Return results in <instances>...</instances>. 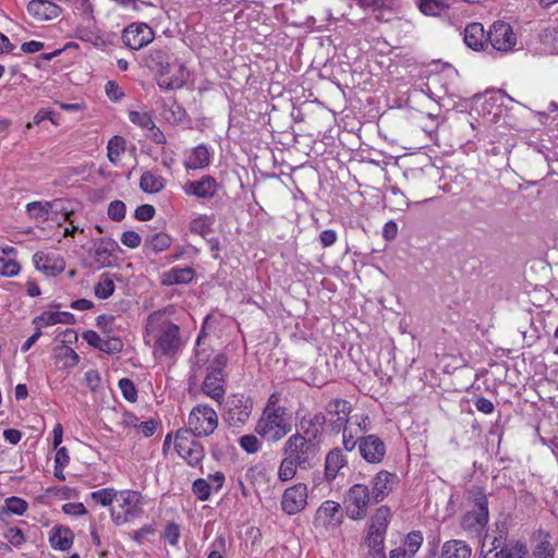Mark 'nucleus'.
<instances>
[{"mask_svg": "<svg viewBox=\"0 0 558 558\" xmlns=\"http://www.w3.org/2000/svg\"><path fill=\"white\" fill-rule=\"evenodd\" d=\"M156 209L153 205L144 204L135 209L134 217L140 221H148L154 218Z\"/></svg>", "mask_w": 558, "mask_h": 558, "instance_id": "bf43d9fd", "label": "nucleus"}, {"mask_svg": "<svg viewBox=\"0 0 558 558\" xmlns=\"http://www.w3.org/2000/svg\"><path fill=\"white\" fill-rule=\"evenodd\" d=\"M106 95L112 101H119L123 98L124 93L114 81H108L105 85Z\"/></svg>", "mask_w": 558, "mask_h": 558, "instance_id": "e2e57ef3", "label": "nucleus"}, {"mask_svg": "<svg viewBox=\"0 0 558 558\" xmlns=\"http://www.w3.org/2000/svg\"><path fill=\"white\" fill-rule=\"evenodd\" d=\"M73 538L72 531L69 527L60 525L53 527L49 542L52 548L65 551L72 547Z\"/></svg>", "mask_w": 558, "mask_h": 558, "instance_id": "c756f323", "label": "nucleus"}, {"mask_svg": "<svg viewBox=\"0 0 558 558\" xmlns=\"http://www.w3.org/2000/svg\"><path fill=\"white\" fill-rule=\"evenodd\" d=\"M292 430V417L288 409L264 410L255 432L268 442H278Z\"/></svg>", "mask_w": 558, "mask_h": 558, "instance_id": "f03ea898", "label": "nucleus"}, {"mask_svg": "<svg viewBox=\"0 0 558 558\" xmlns=\"http://www.w3.org/2000/svg\"><path fill=\"white\" fill-rule=\"evenodd\" d=\"M368 547V553L365 558H386L385 553V543H380L378 545L366 544Z\"/></svg>", "mask_w": 558, "mask_h": 558, "instance_id": "774afa93", "label": "nucleus"}, {"mask_svg": "<svg viewBox=\"0 0 558 558\" xmlns=\"http://www.w3.org/2000/svg\"><path fill=\"white\" fill-rule=\"evenodd\" d=\"M320 446L301 435H291L282 447L283 456H287L300 465L301 470L312 469L318 461Z\"/></svg>", "mask_w": 558, "mask_h": 558, "instance_id": "20e7f679", "label": "nucleus"}, {"mask_svg": "<svg viewBox=\"0 0 558 558\" xmlns=\"http://www.w3.org/2000/svg\"><path fill=\"white\" fill-rule=\"evenodd\" d=\"M210 163V153L205 144L194 147L184 160L186 169L198 170L204 169Z\"/></svg>", "mask_w": 558, "mask_h": 558, "instance_id": "cd10ccee", "label": "nucleus"}, {"mask_svg": "<svg viewBox=\"0 0 558 558\" xmlns=\"http://www.w3.org/2000/svg\"><path fill=\"white\" fill-rule=\"evenodd\" d=\"M218 427V415L216 411L206 405L198 404L192 409L187 418V435L194 437H207Z\"/></svg>", "mask_w": 558, "mask_h": 558, "instance_id": "0eeeda50", "label": "nucleus"}, {"mask_svg": "<svg viewBox=\"0 0 558 558\" xmlns=\"http://www.w3.org/2000/svg\"><path fill=\"white\" fill-rule=\"evenodd\" d=\"M118 492L113 488H101L93 492L90 498L102 507L113 506Z\"/></svg>", "mask_w": 558, "mask_h": 558, "instance_id": "49530a36", "label": "nucleus"}, {"mask_svg": "<svg viewBox=\"0 0 558 558\" xmlns=\"http://www.w3.org/2000/svg\"><path fill=\"white\" fill-rule=\"evenodd\" d=\"M163 538L169 542L172 546H175L179 543L180 538V527L177 523L171 522L166 525L163 532Z\"/></svg>", "mask_w": 558, "mask_h": 558, "instance_id": "6e6d98bb", "label": "nucleus"}, {"mask_svg": "<svg viewBox=\"0 0 558 558\" xmlns=\"http://www.w3.org/2000/svg\"><path fill=\"white\" fill-rule=\"evenodd\" d=\"M143 497L136 490L118 492L114 505L111 507V518L117 525L131 522L143 512Z\"/></svg>", "mask_w": 558, "mask_h": 558, "instance_id": "39448f33", "label": "nucleus"}, {"mask_svg": "<svg viewBox=\"0 0 558 558\" xmlns=\"http://www.w3.org/2000/svg\"><path fill=\"white\" fill-rule=\"evenodd\" d=\"M463 39L469 48L478 51L488 43V32H485L481 23H470L464 28Z\"/></svg>", "mask_w": 558, "mask_h": 558, "instance_id": "a878e982", "label": "nucleus"}, {"mask_svg": "<svg viewBox=\"0 0 558 558\" xmlns=\"http://www.w3.org/2000/svg\"><path fill=\"white\" fill-rule=\"evenodd\" d=\"M253 403L244 395H232L226 403V420L230 425L239 426L246 423L251 416Z\"/></svg>", "mask_w": 558, "mask_h": 558, "instance_id": "f8f14e48", "label": "nucleus"}, {"mask_svg": "<svg viewBox=\"0 0 558 558\" xmlns=\"http://www.w3.org/2000/svg\"><path fill=\"white\" fill-rule=\"evenodd\" d=\"M107 156L110 162L118 163L121 155L125 151V140L121 136H113L108 142Z\"/></svg>", "mask_w": 558, "mask_h": 558, "instance_id": "ea45409f", "label": "nucleus"}, {"mask_svg": "<svg viewBox=\"0 0 558 558\" xmlns=\"http://www.w3.org/2000/svg\"><path fill=\"white\" fill-rule=\"evenodd\" d=\"M146 337L154 342L153 353L158 359L173 356L182 347L179 326L165 318L160 312L148 316Z\"/></svg>", "mask_w": 558, "mask_h": 558, "instance_id": "f257e3e1", "label": "nucleus"}, {"mask_svg": "<svg viewBox=\"0 0 558 558\" xmlns=\"http://www.w3.org/2000/svg\"><path fill=\"white\" fill-rule=\"evenodd\" d=\"M174 448L178 454L193 468L198 466L205 457L204 447L191 438L186 430L177 432Z\"/></svg>", "mask_w": 558, "mask_h": 558, "instance_id": "9d476101", "label": "nucleus"}, {"mask_svg": "<svg viewBox=\"0 0 558 558\" xmlns=\"http://www.w3.org/2000/svg\"><path fill=\"white\" fill-rule=\"evenodd\" d=\"M359 451L368 463H380L386 454L385 442L376 435L359 436Z\"/></svg>", "mask_w": 558, "mask_h": 558, "instance_id": "dca6fc26", "label": "nucleus"}, {"mask_svg": "<svg viewBox=\"0 0 558 558\" xmlns=\"http://www.w3.org/2000/svg\"><path fill=\"white\" fill-rule=\"evenodd\" d=\"M343 447L347 451H352L356 445H359V438L356 439L357 432L352 430L351 426L345 425L342 429Z\"/></svg>", "mask_w": 558, "mask_h": 558, "instance_id": "5fc2aeb1", "label": "nucleus"}, {"mask_svg": "<svg viewBox=\"0 0 558 558\" xmlns=\"http://www.w3.org/2000/svg\"><path fill=\"white\" fill-rule=\"evenodd\" d=\"M218 183L211 175H204L199 180L187 182L183 190L184 193L197 198L210 199L218 192Z\"/></svg>", "mask_w": 558, "mask_h": 558, "instance_id": "412c9836", "label": "nucleus"}, {"mask_svg": "<svg viewBox=\"0 0 558 558\" xmlns=\"http://www.w3.org/2000/svg\"><path fill=\"white\" fill-rule=\"evenodd\" d=\"M391 518L392 511L388 506L378 507L369 519L365 543L375 546L385 543V535Z\"/></svg>", "mask_w": 558, "mask_h": 558, "instance_id": "9b49d317", "label": "nucleus"}, {"mask_svg": "<svg viewBox=\"0 0 558 558\" xmlns=\"http://www.w3.org/2000/svg\"><path fill=\"white\" fill-rule=\"evenodd\" d=\"M399 480L396 473L379 471L372 478V498L374 504L381 502L392 492Z\"/></svg>", "mask_w": 558, "mask_h": 558, "instance_id": "a211bd4d", "label": "nucleus"}, {"mask_svg": "<svg viewBox=\"0 0 558 558\" xmlns=\"http://www.w3.org/2000/svg\"><path fill=\"white\" fill-rule=\"evenodd\" d=\"M27 509V502L19 497H9L5 499V508L3 513H13L22 515Z\"/></svg>", "mask_w": 558, "mask_h": 558, "instance_id": "09e8293b", "label": "nucleus"}, {"mask_svg": "<svg viewBox=\"0 0 558 558\" xmlns=\"http://www.w3.org/2000/svg\"><path fill=\"white\" fill-rule=\"evenodd\" d=\"M501 547H504L501 537H494L489 541L486 535L482 544L481 558H499L501 554H498L497 549Z\"/></svg>", "mask_w": 558, "mask_h": 558, "instance_id": "79ce46f5", "label": "nucleus"}, {"mask_svg": "<svg viewBox=\"0 0 558 558\" xmlns=\"http://www.w3.org/2000/svg\"><path fill=\"white\" fill-rule=\"evenodd\" d=\"M166 180L151 171H145L140 179V187L145 193H158L163 190Z\"/></svg>", "mask_w": 558, "mask_h": 558, "instance_id": "f704fd0d", "label": "nucleus"}, {"mask_svg": "<svg viewBox=\"0 0 558 558\" xmlns=\"http://www.w3.org/2000/svg\"><path fill=\"white\" fill-rule=\"evenodd\" d=\"M194 272L191 268L174 267L162 274L161 283L165 286L182 284L192 281Z\"/></svg>", "mask_w": 558, "mask_h": 558, "instance_id": "2f4dec72", "label": "nucleus"}, {"mask_svg": "<svg viewBox=\"0 0 558 558\" xmlns=\"http://www.w3.org/2000/svg\"><path fill=\"white\" fill-rule=\"evenodd\" d=\"M28 14L38 23L57 19L61 8L49 0H32L27 4Z\"/></svg>", "mask_w": 558, "mask_h": 558, "instance_id": "4be33fe9", "label": "nucleus"}, {"mask_svg": "<svg viewBox=\"0 0 558 558\" xmlns=\"http://www.w3.org/2000/svg\"><path fill=\"white\" fill-rule=\"evenodd\" d=\"M114 282L108 274H104L94 287V293L98 299L106 300L114 292Z\"/></svg>", "mask_w": 558, "mask_h": 558, "instance_id": "a19ab883", "label": "nucleus"}, {"mask_svg": "<svg viewBox=\"0 0 558 558\" xmlns=\"http://www.w3.org/2000/svg\"><path fill=\"white\" fill-rule=\"evenodd\" d=\"M347 464L340 449L336 448L329 451L325 460V476L328 481H333L339 471Z\"/></svg>", "mask_w": 558, "mask_h": 558, "instance_id": "7c9ffc66", "label": "nucleus"}, {"mask_svg": "<svg viewBox=\"0 0 558 558\" xmlns=\"http://www.w3.org/2000/svg\"><path fill=\"white\" fill-rule=\"evenodd\" d=\"M52 208L50 202H32L26 206V211L35 219L46 220Z\"/></svg>", "mask_w": 558, "mask_h": 558, "instance_id": "37998d69", "label": "nucleus"}, {"mask_svg": "<svg viewBox=\"0 0 558 558\" xmlns=\"http://www.w3.org/2000/svg\"><path fill=\"white\" fill-rule=\"evenodd\" d=\"M129 119L133 124L138 125L142 129H156V124L151 119L150 114H148L145 111H130Z\"/></svg>", "mask_w": 558, "mask_h": 558, "instance_id": "de8ad7c7", "label": "nucleus"}, {"mask_svg": "<svg viewBox=\"0 0 558 558\" xmlns=\"http://www.w3.org/2000/svg\"><path fill=\"white\" fill-rule=\"evenodd\" d=\"M161 116L169 123L178 124L185 119L186 112L174 99H168L163 102Z\"/></svg>", "mask_w": 558, "mask_h": 558, "instance_id": "c9c22d12", "label": "nucleus"}, {"mask_svg": "<svg viewBox=\"0 0 558 558\" xmlns=\"http://www.w3.org/2000/svg\"><path fill=\"white\" fill-rule=\"evenodd\" d=\"M119 388L122 392L124 399L130 402H135L137 400V390L135 388L134 383L129 378H122L119 380Z\"/></svg>", "mask_w": 558, "mask_h": 558, "instance_id": "3c124183", "label": "nucleus"}, {"mask_svg": "<svg viewBox=\"0 0 558 558\" xmlns=\"http://www.w3.org/2000/svg\"><path fill=\"white\" fill-rule=\"evenodd\" d=\"M226 477L222 472H216L208 476V480L197 478L192 484V492L201 501H206L210 498L213 492H219Z\"/></svg>", "mask_w": 558, "mask_h": 558, "instance_id": "6ab92c4d", "label": "nucleus"}, {"mask_svg": "<svg viewBox=\"0 0 558 558\" xmlns=\"http://www.w3.org/2000/svg\"><path fill=\"white\" fill-rule=\"evenodd\" d=\"M498 554H501L499 558H525L527 548L523 543L515 542L501 547Z\"/></svg>", "mask_w": 558, "mask_h": 558, "instance_id": "a18cd8bd", "label": "nucleus"}, {"mask_svg": "<svg viewBox=\"0 0 558 558\" xmlns=\"http://www.w3.org/2000/svg\"><path fill=\"white\" fill-rule=\"evenodd\" d=\"M34 323L40 327L56 324H73L74 315L68 312H44L34 319Z\"/></svg>", "mask_w": 558, "mask_h": 558, "instance_id": "473e14b6", "label": "nucleus"}, {"mask_svg": "<svg viewBox=\"0 0 558 558\" xmlns=\"http://www.w3.org/2000/svg\"><path fill=\"white\" fill-rule=\"evenodd\" d=\"M468 495L475 509L468 511L461 518V526L469 535L480 536L488 523V499L485 492L480 487L469 489Z\"/></svg>", "mask_w": 558, "mask_h": 558, "instance_id": "7ed1b4c3", "label": "nucleus"}, {"mask_svg": "<svg viewBox=\"0 0 558 558\" xmlns=\"http://www.w3.org/2000/svg\"><path fill=\"white\" fill-rule=\"evenodd\" d=\"M33 259L36 268L47 276H58L65 269L64 258L56 253L37 252Z\"/></svg>", "mask_w": 558, "mask_h": 558, "instance_id": "aec40b11", "label": "nucleus"}, {"mask_svg": "<svg viewBox=\"0 0 558 558\" xmlns=\"http://www.w3.org/2000/svg\"><path fill=\"white\" fill-rule=\"evenodd\" d=\"M488 41L495 50L509 52L517 45V37L509 23L496 21L488 31Z\"/></svg>", "mask_w": 558, "mask_h": 558, "instance_id": "ddd939ff", "label": "nucleus"}, {"mask_svg": "<svg viewBox=\"0 0 558 558\" xmlns=\"http://www.w3.org/2000/svg\"><path fill=\"white\" fill-rule=\"evenodd\" d=\"M371 502H373V498L368 487L364 484H354L349 488L344 498L348 517L355 521L364 519Z\"/></svg>", "mask_w": 558, "mask_h": 558, "instance_id": "6e6552de", "label": "nucleus"}, {"mask_svg": "<svg viewBox=\"0 0 558 558\" xmlns=\"http://www.w3.org/2000/svg\"><path fill=\"white\" fill-rule=\"evenodd\" d=\"M532 558H554L555 547L551 544V535L544 531L537 530L532 535Z\"/></svg>", "mask_w": 558, "mask_h": 558, "instance_id": "393cba45", "label": "nucleus"}, {"mask_svg": "<svg viewBox=\"0 0 558 558\" xmlns=\"http://www.w3.org/2000/svg\"><path fill=\"white\" fill-rule=\"evenodd\" d=\"M226 550V539L223 536L216 537L210 544V551L208 558H223L222 554Z\"/></svg>", "mask_w": 558, "mask_h": 558, "instance_id": "13d9d810", "label": "nucleus"}, {"mask_svg": "<svg viewBox=\"0 0 558 558\" xmlns=\"http://www.w3.org/2000/svg\"><path fill=\"white\" fill-rule=\"evenodd\" d=\"M0 275L4 277H15L21 270L20 264L14 258H9L1 263Z\"/></svg>", "mask_w": 558, "mask_h": 558, "instance_id": "4d7b16f0", "label": "nucleus"}, {"mask_svg": "<svg viewBox=\"0 0 558 558\" xmlns=\"http://www.w3.org/2000/svg\"><path fill=\"white\" fill-rule=\"evenodd\" d=\"M84 340L102 352L112 354L122 350V341L118 338L102 339L96 331L88 330L83 335Z\"/></svg>", "mask_w": 558, "mask_h": 558, "instance_id": "bb28decb", "label": "nucleus"}, {"mask_svg": "<svg viewBox=\"0 0 558 558\" xmlns=\"http://www.w3.org/2000/svg\"><path fill=\"white\" fill-rule=\"evenodd\" d=\"M325 424L326 416L323 413H315L308 418L303 417L296 424V433H294V435H301L304 439L307 437L313 442H319L318 436L320 435Z\"/></svg>", "mask_w": 558, "mask_h": 558, "instance_id": "5701e85b", "label": "nucleus"}, {"mask_svg": "<svg viewBox=\"0 0 558 558\" xmlns=\"http://www.w3.org/2000/svg\"><path fill=\"white\" fill-rule=\"evenodd\" d=\"M337 232L331 229L324 230L319 234V241L324 247H329L333 245L337 241Z\"/></svg>", "mask_w": 558, "mask_h": 558, "instance_id": "338daca9", "label": "nucleus"}, {"mask_svg": "<svg viewBox=\"0 0 558 558\" xmlns=\"http://www.w3.org/2000/svg\"><path fill=\"white\" fill-rule=\"evenodd\" d=\"M62 510L66 514L71 515H83L87 512L85 506L82 502H69L63 505Z\"/></svg>", "mask_w": 558, "mask_h": 558, "instance_id": "69168bd1", "label": "nucleus"}, {"mask_svg": "<svg viewBox=\"0 0 558 558\" xmlns=\"http://www.w3.org/2000/svg\"><path fill=\"white\" fill-rule=\"evenodd\" d=\"M471 547L461 539H450L442 544L439 558H470Z\"/></svg>", "mask_w": 558, "mask_h": 558, "instance_id": "c85d7f7f", "label": "nucleus"}, {"mask_svg": "<svg viewBox=\"0 0 558 558\" xmlns=\"http://www.w3.org/2000/svg\"><path fill=\"white\" fill-rule=\"evenodd\" d=\"M474 407L478 412H482L484 414H492L495 410L494 403L484 397L476 398L474 400Z\"/></svg>", "mask_w": 558, "mask_h": 558, "instance_id": "0e129e2a", "label": "nucleus"}, {"mask_svg": "<svg viewBox=\"0 0 558 558\" xmlns=\"http://www.w3.org/2000/svg\"><path fill=\"white\" fill-rule=\"evenodd\" d=\"M173 57L168 49L154 48L147 53L145 62L150 70L158 72L162 66L168 65V61Z\"/></svg>", "mask_w": 558, "mask_h": 558, "instance_id": "e433bc0d", "label": "nucleus"}, {"mask_svg": "<svg viewBox=\"0 0 558 558\" xmlns=\"http://www.w3.org/2000/svg\"><path fill=\"white\" fill-rule=\"evenodd\" d=\"M341 506L333 500L324 501L316 511L314 523L316 526L329 527L337 525L340 522V518L337 515L340 513Z\"/></svg>", "mask_w": 558, "mask_h": 558, "instance_id": "b1692460", "label": "nucleus"}, {"mask_svg": "<svg viewBox=\"0 0 558 558\" xmlns=\"http://www.w3.org/2000/svg\"><path fill=\"white\" fill-rule=\"evenodd\" d=\"M298 468L300 469L299 464H295L293 460L287 456H283V459L278 469V478L281 482H288L292 480L296 475Z\"/></svg>", "mask_w": 558, "mask_h": 558, "instance_id": "c03bdc74", "label": "nucleus"}, {"mask_svg": "<svg viewBox=\"0 0 558 558\" xmlns=\"http://www.w3.org/2000/svg\"><path fill=\"white\" fill-rule=\"evenodd\" d=\"M121 243L130 248H136L141 245V235L135 231H124L121 235Z\"/></svg>", "mask_w": 558, "mask_h": 558, "instance_id": "052dcab7", "label": "nucleus"}, {"mask_svg": "<svg viewBox=\"0 0 558 558\" xmlns=\"http://www.w3.org/2000/svg\"><path fill=\"white\" fill-rule=\"evenodd\" d=\"M307 504V486L303 483L287 488L281 498V509L287 514L301 512Z\"/></svg>", "mask_w": 558, "mask_h": 558, "instance_id": "2eb2a0df", "label": "nucleus"}, {"mask_svg": "<svg viewBox=\"0 0 558 558\" xmlns=\"http://www.w3.org/2000/svg\"><path fill=\"white\" fill-rule=\"evenodd\" d=\"M125 213V204L122 201H113L108 206V216L113 221H121L124 219Z\"/></svg>", "mask_w": 558, "mask_h": 558, "instance_id": "864d4df0", "label": "nucleus"}, {"mask_svg": "<svg viewBox=\"0 0 558 558\" xmlns=\"http://www.w3.org/2000/svg\"><path fill=\"white\" fill-rule=\"evenodd\" d=\"M116 243L111 240L101 239L95 246L94 258L98 267H108L111 265V256Z\"/></svg>", "mask_w": 558, "mask_h": 558, "instance_id": "72a5a7b5", "label": "nucleus"}, {"mask_svg": "<svg viewBox=\"0 0 558 558\" xmlns=\"http://www.w3.org/2000/svg\"><path fill=\"white\" fill-rule=\"evenodd\" d=\"M4 538L12 544L13 546H21L25 542V536L21 529L19 527H10L5 534Z\"/></svg>", "mask_w": 558, "mask_h": 558, "instance_id": "680f3d73", "label": "nucleus"}, {"mask_svg": "<svg viewBox=\"0 0 558 558\" xmlns=\"http://www.w3.org/2000/svg\"><path fill=\"white\" fill-rule=\"evenodd\" d=\"M171 238L163 232L148 235L144 242V250L153 253L166 251L171 245Z\"/></svg>", "mask_w": 558, "mask_h": 558, "instance_id": "4c0bfd02", "label": "nucleus"}, {"mask_svg": "<svg viewBox=\"0 0 558 558\" xmlns=\"http://www.w3.org/2000/svg\"><path fill=\"white\" fill-rule=\"evenodd\" d=\"M228 364V357L225 353L217 354L209 363L208 373L203 381V392L217 402L223 400L226 393V374L225 368Z\"/></svg>", "mask_w": 558, "mask_h": 558, "instance_id": "423d86ee", "label": "nucleus"}, {"mask_svg": "<svg viewBox=\"0 0 558 558\" xmlns=\"http://www.w3.org/2000/svg\"><path fill=\"white\" fill-rule=\"evenodd\" d=\"M351 411L350 402L343 399H333L327 403L326 412L329 415V425L333 432L339 433L348 425Z\"/></svg>", "mask_w": 558, "mask_h": 558, "instance_id": "f3484780", "label": "nucleus"}, {"mask_svg": "<svg viewBox=\"0 0 558 558\" xmlns=\"http://www.w3.org/2000/svg\"><path fill=\"white\" fill-rule=\"evenodd\" d=\"M418 9L424 15L439 16L449 9V4L442 0H420Z\"/></svg>", "mask_w": 558, "mask_h": 558, "instance_id": "58836bf2", "label": "nucleus"}, {"mask_svg": "<svg viewBox=\"0 0 558 558\" xmlns=\"http://www.w3.org/2000/svg\"><path fill=\"white\" fill-rule=\"evenodd\" d=\"M423 543V535L420 531L410 532L404 541V548L409 555L414 556Z\"/></svg>", "mask_w": 558, "mask_h": 558, "instance_id": "8fccbe9b", "label": "nucleus"}, {"mask_svg": "<svg viewBox=\"0 0 558 558\" xmlns=\"http://www.w3.org/2000/svg\"><path fill=\"white\" fill-rule=\"evenodd\" d=\"M157 73V84L162 89L181 88L187 81L189 72L184 64L173 57L168 65L162 66Z\"/></svg>", "mask_w": 558, "mask_h": 558, "instance_id": "1a4fd4ad", "label": "nucleus"}, {"mask_svg": "<svg viewBox=\"0 0 558 558\" xmlns=\"http://www.w3.org/2000/svg\"><path fill=\"white\" fill-rule=\"evenodd\" d=\"M154 38L155 32L146 23H132L122 32L123 44L133 50L147 46Z\"/></svg>", "mask_w": 558, "mask_h": 558, "instance_id": "4468645a", "label": "nucleus"}, {"mask_svg": "<svg viewBox=\"0 0 558 558\" xmlns=\"http://www.w3.org/2000/svg\"><path fill=\"white\" fill-rule=\"evenodd\" d=\"M240 447L247 453L259 451L262 444L255 435H244L239 439Z\"/></svg>", "mask_w": 558, "mask_h": 558, "instance_id": "603ef678", "label": "nucleus"}]
</instances>
